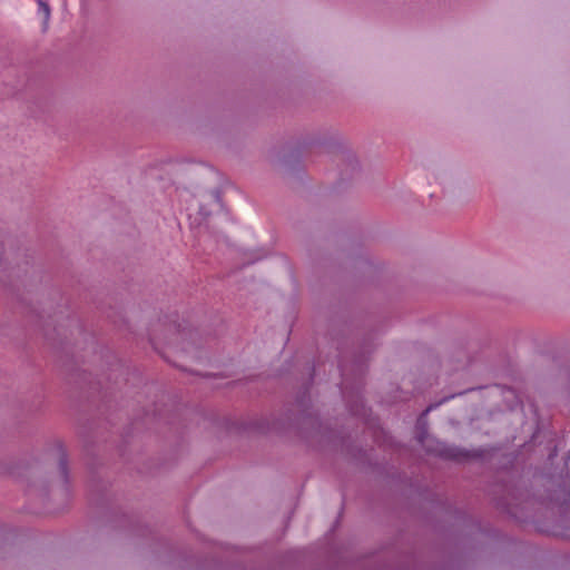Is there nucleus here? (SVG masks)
I'll return each mask as SVG.
<instances>
[{"label":"nucleus","mask_w":570,"mask_h":570,"mask_svg":"<svg viewBox=\"0 0 570 570\" xmlns=\"http://www.w3.org/2000/svg\"><path fill=\"white\" fill-rule=\"evenodd\" d=\"M39 4L42 8V10L45 11L46 16L48 17L49 12H50L49 6L43 1H39Z\"/></svg>","instance_id":"obj_1"},{"label":"nucleus","mask_w":570,"mask_h":570,"mask_svg":"<svg viewBox=\"0 0 570 570\" xmlns=\"http://www.w3.org/2000/svg\"><path fill=\"white\" fill-rule=\"evenodd\" d=\"M445 455H446L448 458H452V459H456V458H458V455H456V454H454V453H452V451H448V452L445 453Z\"/></svg>","instance_id":"obj_2"},{"label":"nucleus","mask_w":570,"mask_h":570,"mask_svg":"<svg viewBox=\"0 0 570 570\" xmlns=\"http://www.w3.org/2000/svg\"><path fill=\"white\" fill-rule=\"evenodd\" d=\"M60 465H61L62 471L65 472V470H66V460H65V458H61Z\"/></svg>","instance_id":"obj_3"}]
</instances>
